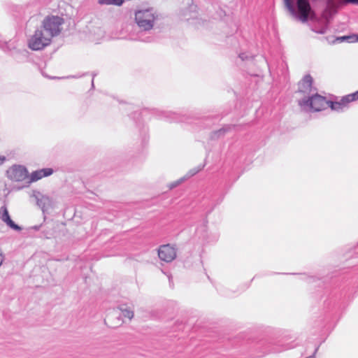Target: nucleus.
<instances>
[{
  "label": "nucleus",
  "instance_id": "nucleus-17",
  "mask_svg": "<svg viewBox=\"0 0 358 358\" xmlns=\"http://www.w3.org/2000/svg\"><path fill=\"white\" fill-rule=\"evenodd\" d=\"M29 181L27 182L28 184H30L34 182H36L41 179H42V176L41 175V173L38 170L34 171L31 172L30 176L28 177Z\"/></svg>",
  "mask_w": 358,
  "mask_h": 358
},
{
  "label": "nucleus",
  "instance_id": "nucleus-13",
  "mask_svg": "<svg viewBox=\"0 0 358 358\" xmlns=\"http://www.w3.org/2000/svg\"><path fill=\"white\" fill-rule=\"evenodd\" d=\"M235 127V124H227L221 129L211 132L210 138L211 140H217L221 136H224L227 132L231 131Z\"/></svg>",
  "mask_w": 358,
  "mask_h": 358
},
{
  "label": "nucleus",
  "instance_id": "nucleus-20",
  "mask_svg": "<svg viewBox=\"0 0 358 358\" xmlns=\"http://www.w3.org/2000/svg\"><path fill=\"white\" fill-rule=\"evenodd\" d=\"M38 171H40L42 178L50 176L54 173V170L52 168H43L38 169Z\"/></svg>",
  "mask_w": 358,
  "mask_h": 358
},
{
  "label": "nucleus",
  "instance_id": "nucleus-4",
  "mask_svg": "<svg viewBox=\"0 0 358 358\" xmlns=\"http://www.w3.org/2000/svg\"><path fill=\"white\" fill-rule=\"evenodd\" d=\"M64 23V19L59 16H48L43 21L41 29L47 34L50 39L57 36L61 32L60 26Z\"/></svg>",
  "mask_w": 358,
  "mask_h": 358
},
{
  "label": "nucleus",
  "instance_id": "nucleus-10",
  "mask_svg": "<svg viewBox=\"0 0 358 358\" xmlns=\"http://www.w3.org/2000/svg\"><path fill=\"white\" fill-rule=\"evenodd\" d=\"M120 312L117 310H113L108 313L105 318L106 324L111 328L120 327L123 321L120 318Z\"/></svg>",
  "mask_w": 358,
  "mask_h": 358
},
{
  "label": "nucleus",
  "instance_id": "nucleus-6",
  "mask_svg": "<svg viewBox=\"0 0 358 358\" xmlns=\"http://www.w3.org/2000/svg\"><path fill=\"white\" fill-rule=\"evenodd\" d=\"M152 113L159 119L164 120L169 122H190L189 121V116L171 110L152 109Z\"/></svg>",
  "mask_w": 358,
  "mask_h": 358
},
{
  "label": "nucleus",
  "instance_id": "nucleus-22",
  "mask_svg": "<svg viewBox=\"0 0 358 358\" xmlns=\"http://www.w3.org/2000/svg\"><path fill=\"white\" fill-rule=\"evenodd\" d=\"M328 27H329V25H327L326 24H324L319 29H313V31H315V33H317V34H324V33H326V31H327V30L328 29Z\"/></svg>",
  "mask_w": 358,
  "mask_h": 358
},
{
  "label": "nucleus",
  "instance_id": "nucleus-21",
  "mask_svg": "<svg viewBox=\"0 0 358 358\" xmlns=\"http://www.w3.org/2000/svg\"><path fill=\"white\" fill-rule=\"evenodd\" d=\"M352 34L347 35V36H342L336 37V42L341 43V42H348L352 43Z\"/></svg>",
  "mask_w": 358,
  "mask_h": 358
},
{
  "label": "nucleus",
  "instance_id": "nucleus-31",
  "mask_svg": "<svg viewBox=\"0 0 358 358\" xmlns=\"http://www.w3.org/2000/svg\"><path fill=\"white\" fill-rule=\"evenodd\" d=\"M92 75V79L94 80V77L96 76V73L93 72Z\"/></svg>",
  "mask_w": 358,
  "mask_h": 358
},
{
  "label": "nucleus",
  "instance_id": "nucleus-9",
  "mask_svg": "<svg viewBox=\"0 0 358 358\" xmlns=\"http://www.w3.org/2000/svg\"><path fill=\"white\" fill-rule=\"evenodd\" d=\"M158 256L161 260L170 262L176 258V252L175 248L170 245H164L159 247Z\"/></svg>",
  "mask_w": 358,
  "mask_h": 358
},
{
  "label": "nucleus",
  "instance_id": "nucleus-23",
  "mask_svg": "<svg viewBox=\"0 0 358 358\" xmlns=\"http://www.w3.org/2000/svg\"><path fill=\"white\" fill-rule=\"evenodd\" d=\"M140 41H143V42H145V43H152L155 41V38L153 36H148L145 38H141L140 37Z\"/></svg>",
  "mask_w": 358,
  "mask_h": 358
},
{
  "label": "nucleus",
  "instance_id": "nucleus-8",
  "mask_svg": "<svg viewBox=\"0 0 358 358\" xmlns=\"http://www.w3.org/2000/svg\"><path fill=\"white\" fill-rule=\"evenodd\" d=\"M313 79L310 74H307L298 83L297 92L303 94L304 97L310 96L317 91V89L313 86Z\"/></svg>",
  "mask_w": 358,
  "mask_h": 358
},
{
  "label": "nucleus",
  "instance_id": "nucleus-34",
  "mask_svg": "<svg viewBox=\"0 0 358 358\" xmlns=\"http://www.w3.org/2000/svg\"><path fill=\"white\" fill-rule=\"evenodd\" d=\"M1 199L0 198V200H1Z\"/></svg>",
  "mask_w": 358,
  "mask_h": 358
},
{
  "label": "nucleus",
  "instance_id": "nucleus-12",
  "mask_svg": "<svg viewBox=\"0 0 358 358\" xmlns=\"http://www.w3.org/2000/svg\"><path fill=\"white\" fill-rule=\"evenodd\" d=\"M203 166L199 167L198 169H194L190 170L186 176L179 178L178 180L172 182L168 185V187L169 189H172L178 186H179L180 184H182L183 182H185L187 179L191 178L192 176H194L196 173H197L199 171H200L202 169Z\"/></svg>",
  "mask_w": 358,
  "mask_h": 358
},
{
  "label": "nucleus",
  "instance_id": "nucleus-18",
  "mask_svg": "<svg viewBox=\"0 0 358 358\" xmlns=\"http://www.w3.org/2000/svg\"><path fill=\"white\" fill-rule=\"evenodd\" d=\"M99 3L101 5H115L120 6L123 4V0H99Z\"/></svg>",
  "mask_w": 358,
  "mask_h": 358
},
{
  "label": "nucleus",
  "instance_id": "nucleus-7",
  "mask_svg": "<svg viewBox=\"0 0 358 358\" xmlns=\"http://www.w3.org/2000/svg\"><path fill=\"white\" fill-rule=\"evenodd\" d=\"M6 176L11 180L21 182L28 178L29 172L24 166L14 164L7 170Z\"/></svg>",
  "mask_w": 358,
  "mask_h": 358
},
{
  "label": "nucleus",
  "instance_id": "nucleus-1",
  "mask_svg": "<svg viewBox=\"0 0 358 358\" xmlns=\"http://www.w3.org/2000/svg\"><path fill=\"white\" fill-rule=\"evenodd\" d=\"M284 2L294 17L303 23L308 21L309 15L313 11L309 0H284Z\"/></svg>",
  "mask_w": 358,
  "mask_h": 358
},
{
  "label": "nucleus",
  "instance_id": "nucleus-30",
  "mask_svg": "<svg viewBox=\"0 0 358 358\" xmlns=\"http://www.w3.org/2000/svg\"><path fill=\"white\" fill-rule=\"evenodd\" d=\"M2 262H3V256H2V255L0 253V266L1 265Z\"/></svg>",
  "mask_w": 358,
  "mask_h": 358
},
{
  "label": "nucleus",
  "instance_id": "nucleus-32",
  "mask_svg": "<svg viewBox=\"0 0 358 358\" xmlns=\"http://www.w3.org/2000/svg\"><path fill=\"white\" fill-rule=\"evenodd\" d=\"M94 87V80H92V88Z\"/></svg>",
  "mask_w": 358,
  "mask_h": 358
},
{
  "label": "nucleus",
  "instance_id": "nucleus-33",
  "mask_svg": "<svg viewBox=\"0 0 358 358\" xmlns=\"http://www.w3.org/2000/svg\"><path fill=\"white\" fill-rule=\"evenodd\" d=\"M137 115V113L135 112L133 115H132V117L134 118L135 116ZM138 115H139V114H138Z\"/></svg>",
  "mask_w": 358,
  "mask_h": 358
},
{
  "label": "nucleus",
  "instance_id": "nucleus-26",
  "mask_svg": "<svg viewBox=\"0 0 358 358\" xmlns=\"http://www.w3.org/2000/svg\"><path fill=\"white\" fill-rule=\"evenodd\" d=\"M352 43L353 42H358V34H352Z\"/></svg>",
  "mask_w": 358,
  "mask_h": 358
},
{
  "label": "nucleus",
  "instance_id": "nucleus-19",
  "mask_svg": "<svg viewBox=\"0 0 358 358\" xmlns=\"http://www.w3.org/2000/svg\"><path fill=\"white\" fill-rule=\"evenodd\" d=\"M118 310L120 312V314L122 313L125 317L129 320H131L134 317V312L130 309L122 307Z\"/></svg>",
  "mask_w": 358,
  "mask_h": 358
},
{
  "label": "nucleus",
  "instance_id": "nucleus-15",
  "mask_svg": "<svg viewBox=\"0 0 358 358\" xmlns=\"http://www.w3.org/2000/svg\"><path fill=\"white\" fill-rule=\"evenodd\" d=\"M36 201H53L56 199L53 195L45 194L38 190H33L32 195Z\"/></svg>",
  "mask_w": 358,
  "mask_h": 358
},
{
  "label": "nucleus",
  "instance_id": "nucleus-29",
  "mask_svg": "<svg viewBox=\"0 0 358 358\" xmlns=\"http://www.w3.org/2000/svg\"><path fill=\"white\" fill-rule=\"evenodd\" d=\"M3 194H4V195H6V194L8 193V189H6V188H3Z\"/></svg>",
  "mask_w": 358,
  "mask_h": 358
},
{
  "label": "nucleus",
  "instance_id": "nucleus-2",
  "mask_svg": "<svg viewBox=\"0 0 358 358\" xmlns=\"http://www.w3.org/2000/svg\"><path fill=\"white\" fill-rule=\"evenodd\" d=\"M135 21L141 31H150L157 18L156 10L152 7L139 9L135 11Z\"/></svg>",
  "mask_w": 358,
  "mask_h": 358
},
{
  "label": "nucleus",
  "instance_id": "nucleus-5",
  "mask_svg": "<svg viewBox=\"0 0 358 358\" xmlns=\"http://www.w3.org/2000/svg\"><path fill=\"white\" fill-rule=\"evenodd\" d=\"M51 42V39L42 29H38L34 34L28 41V47L32 50H41L48 46Z\"/></svg>",
  "mask_w": 358,
  "mask_h": 358
},
{
  "label": "nucleus",
  "instance_id": "nucleus-24",
  "mask_svg": "<svg viewBox=\"0 0 358 358\" xmlns=\"http://www.w3.org/2000/svg\"><path fill=\"white\" fill-rule=\"evenodd\" d=\"M348 97L350 98L351 102L358 100V90L354 93L348 94Z\"/></svg>",
  "mask_w": 358,
  "mask_h": 358
},
{
  "label": "nucleus",
  "instance_id": "nucleus-11",
  "mask_svg": "<svg viewBox=\"0 0 358 358\" xmlns=\"http://www.w3.org/2000/svg\"><path fill=\"white\" fill-rule=\"evenodd\" d=\"M351 101L348 97V94L343 96L340 101H328V107H329L332 110L336 111H342L343 108H345L348 103H350Z\"/></svg>",
  "mask_w": 358,
  "mask_h": 358
},
{
  "label": "nucleus",
  "instance_id": "nucleus-27",
  "mask_svg": "<svg viewBox=\"0 0 358 358\" xmlns=\"http://www.w3.org/2000/svg\"><path fill=\"white\" fill-rule=\"evenodd\" d=\"M6 160V157L4 156H0V165H1Z\"/></svg>",
  "mask_w": 358,
  "mask_h": 358
},
{
  "label": "nucleus",
  "instance_id": "nucleus-25",
  "mask_svg": "<svg viewBox=\"0 0 358 358\" xmlns=\"http://www.w3.org/2000/svg\"><path fill=\"white\" fill-rule=\"evenodd\" d=\"M239 58L241 59V60L243 61H245V60H248L249 59H253V57L252 56H248L246 53L245 52H242V53H240L239 55H238Z\"/></svg>",
  "mask_w": 358,
  "mask_h": 358
},
{
  "label": "nucleus",
  "instance_id": "nucleus-14",
  "mask_svg": "<svg viewBox=\"0 0 358 358\" xmlns=\"http://www.w3.org/2000/svg\"><path fill=\"white\" fill-rule=\"evenodd\" d=\"M0 213H1V220L4 222H6L7 224V225H8L10 228H12L13 229H15V230H18V229H20L10 219V217L9 216V214H8V210H7V208L6 207H2L1 208Z\"/></svg>",
  "mask_w": 358,
  "mask_h": 358
},
{
  "label": "nucleus",
  "instance_id": "nucleus-3",
  "mask_svg": "<svg viewBox=\"0 0 358 358\" xmlns=\"http://www.w3.org/2000/svg\"><path fill=\"white\" fill-rule=\"evenodd\" d=\"M328 101L326 97L320 95L317 91L310 96L303 97L298 101L301 107L308 108L311 111H321L328 107Z\"/></svg>",
  "mask_w": 358,
  "mask_h": 358
},
{
  "label": "nucleus",
  "instance_id": "nucleus-16",
  "mask_svg": "<svg viewBox=\"0 0 358 358\" xmlns=\"http://www.w3.org/2000/svg\"><path fill=\"white\" fill-rule=\"evenodd\" d=\"M322 17L324 21V24L329 25L332 17L333 13L329 8H326L322 13Z\"/></svg>",
  "mask_w": 358,
  "mask_h": 358
},
{
  "label": "nucleus",
  "instance_id": "nucleus-28",
  "mask_svg": "<svg viewBox=\"0 0 358 358\" xmlns=\"http://www.w3.org/2000/svg\"><path fill=\"white\" fill-rule=\"evenodd\" d=\"M195 8H196V6L193 5L192 6V17H196Z\"/></svg>",
  "mask_w": 358,
  "mask_h": 358
}]
</instances>
